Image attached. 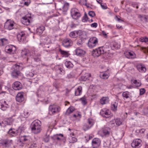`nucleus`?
Returning a JSON list of instances; mask_svg holds the SVG:
<instances>
[{
    "label": "nucleus",
    "instance_id": "obj_23",
    "mask_svg": "<svg viewBox=\"0 0 148 148\" xmlns=\"http://www.w3.org/2000/svg\"><path fill=\"white\" fill-rule=\"evenodd\" d=\"M76 54L78 56H82L84 55L85 53V52L83 49L79 48H77L75 50Z\"/></svg>",
    "mask_w": 148,
    "mask_h": 148
},
{
    "label": "nucleus",
    "instance_id": "obj_47",
    "mask_svg": "<svg viewBox=\"0 0 148 148\" xmlns=\"http://www.w3.org/2000/svg\"><path fill=\"white\" fill-rule=\"evenodd\" d=\"M43 42L45 44H48L50 41V39L47 36L45 38H43Z\"/></svg>",
    "mask_w": 148,
    "mask_h": 148
},
{
    "label": "nucleus",
    "instance_id": "obj_36",
    "mask_svg": "<svg viewBox=\"0 0 148 148\" xmlns=\"http://www.w3.org/2000/svg\"><path fill=\"white\" fill-rule=\"evenodd\" d=\"M59 51L62 55L65 57H68L69 55V53L68 51L62 50L61 49H59Z\"/></svg>",
    "mask_w": 148,
    "mask_h": 148
},
{
    "label": "nucleus",
    "instance_id": "obj_54",
    "mask_svg": "<svg viewBox=\"0 0 148 148\" xmlns=\"http://www.w3.org/2000/svg\"><path fill=\"white\" fill-rule=\"evenodd\" d=\"M98 54L97 51H96V49L93 50L92 52V55L94 57H99V56H98Z\"/></svg>",
    "mask_w": 148,
    "mask_h": 148
},
{
    "label": "nucleus",
    "instance_id": "obj_52",
    "mask_svg": "<svg viewBox=\"0 0 148 148\" xmlns=\"http://www.w3.org/2000/svg\"><path fill=\"white\" fill-rule=\"evenodd\" d=\"M34 75V73L32 72H29L27 74V76L29 79L32 77Z\"/></svg>",
    "mask_w": 148,
    "mask_h": 148
},
{
    "label": "nucleus",
    "instance_id": "obj_49",
    "mask_svg": "<svg viewBox=\"0 0 148 148\" xmlns=\"http://www.w3.org/2000/svg\"><path fill=\"white\" fill-rule=\"evenodd\" d=\"M82 20L83 22H87L89 21L88 18L86 13L85 14L84 16L83 17Z\"/></svg>",
    "mask_w": 148,
    "mask_h": 148
},
{
    "label": "nucleus",
    "instance_id": "obj_24",
    "mask_svg": "<svg viewBox=\"0 0 148 148\" xmlns=\"http://www.w3.org/2000/svg\"><path fill=\"white\" fill-rule=\"evenodd\" d=\"M25 34L24 32H21L17 34V38L19 41H23L25 38Z\"/></svg>",
    "mask_w": 148,
    "mask_h": 148
},
{
    "label": "nucleus",
    "instance_id": "obj_8",
    "mask_svg": "<svg viewBox=\"0 0 148 148\" xmlns=\"http://www.w3.org/2000/svg\"><path fill=\"white\" fill-rule=\"evenodd\" d=\"M20 66L17 64H15L13 66V68L14 70H13L12 73V76L13 78H17L20 75V72L19 70H20Z\"/></svg>",
    "mask_w": 148,
    "mask_h": 148
},
{
    "label": "nucleus",
    "instance_id": "obj_22",
    "mask_svg": "<svg viewBox=\"0 0 148 148\" xmlns=\"http://www.w3.org/2000/svg\"><path fill=\"white\" fill-rule=\"evenodd\" d=\"M96 50L98 54V56H99L101 54H103L106 51V50L105 49L104 46L99 47L97 49H96Z\"/></svg>",
    "mask_w": 148,
    "mask_h": 148
},
{
    "label": "nucleus",
    "instance_id": "obj_15",
    "mask_svg": "<svg viewBox=\"0 0 148 148\" xmlns=\"http://www.w3.org/2000/svg\"><path fill=\"white\" fill-rule=\"evenodd\" d=\"M100 143V140L97 138H94L92 141V145L93 148L99 147Z\"/></svg>",
    "mask_w": 148,
    "mask_h": 148
},
{
    "label": "nucleus",
    "instance_id": "obj_42",
    "mask_svg": "<svg viewBox=\"0 0 148 148\" xmlns=\"http://www.w3.org/2000/svg\"><path fill=\"white\" fill-rule=\"evenodd\" d=\"M25 129V127L23 126H21L20 127L18 130H17L18 133H21L24 132Z\"/></svg>",
    "mask_w": 148,
    "mask_h": 148
},
{
    "label": "nucleus",
    "instance_id": "obj_26",
    "mask_svg": "<svg viewBox=\"0 0 148 148\" xmlns=\"http://www.w3.org/2000/svg\"><path fill=\"white\" fill-rule=\"evenodd\" d=\"M69 6V3H64L62 7V8H60L59 10L62 11L63 12V13L64 14L68 10Z\"/></svg>",
    "mask_w": 148,
    "mask_h": 148
},
{
    "label": "nucleus",
    "instance_id": "obj_48",
    "mask_svg": "<svg viewBox=\"0 0 148 148\" xmlns=\"http://www.w3.org/2000/svg\"><path fill=\"white\" fill-rule=\"evenodd\" d=\"M139 17L140 18L141 20L144 22H146L147 21V18L145 15H139Z\"/></svg>",
    "mask_w": 148,
    "mask_h": 148
},
{
    "label": "nucleus",
    "instance_id": "obj_28",
    "mask_svg": "<svg viewBox=\"0 0 148 148\" xmlns=\"http://www.w3.org/2000/svg\"><path fill=\"white\" fill-rule=\"evenodd\" d=\"M109 75V72L107 71L101 73L100 74V77L102 79H106L108 78Z\"/></svg>",
    "mask_w": 148,
    "mask_h": 148
},
{
    "label": "nucleus",
    "instance_id": "obj_46",
    "mask_svg": "<svg viewBox=\"0 0 148 148\" xmlns=\"http://www.w3.org/2000/svg\"><path fill=\"white\" fill-rule=\"evenodd\" d=\"M75 32L76 33V37L82 35L83 34L82 31L80 30L75 31Z\"/></svg>",
    "mask_w": 148,
    "mask_h": 148
},
{
    "label": "nucleus",
    "instance_id": "obj_6",
    "mask_svg": "<svg viewBox=\"0 0 148 148\" xmlns=\"http://www.w3.org/2000/svg\"><path fill=\"white\" fill-rule=\"evenodd\" d=\"M15 23L10 19L7 20L4 24V28L6 29L11 30L14 29Z\"/></svg>",
    "mask_w": 148,
    "mask_h": 148
},
{
    "label": "nucleus",
    "instance_id": "obj_41",
    "mask_svg": "<svg viewBox=\"0 0 148 148\" xmlns=\"http://www.w3.org/2000/svg\"><path fill=\"white\" fill-rule=\"evenodd\" d=\"M0 40L1 42V45L2 46H4L8 43V40L5 38L1 39Z\"/></svg>",
    "mask_w": 148,
    "mask_h": 148
},
{
    "label": "nucleus",
    "instance_id": "obj_29",
    "mask_svg": "<svg viewBox=\"0 0 148 148\" xmlns=\"http://www.w3.org/2000/svg\"><path fill=\"white\" fill-rule=\"evenodd\" d=\"M45 29V27L43 26H41L39 27L36 29L37 34L39 35L41 34Z\"/></svg>",
    "mask_w": 148,
    "mask_h": 148
},
{
    "label": "nucleus",
    "instance_id": "obj_35",
    "mask_svg": "<svg viewBox=\"0 0 148 148\" xmlns=\"http://www.w3.org/2000/svg\"><path fill=\"white\" fill-rule=\"evenodd\" d=\"M131 83L134 84L135 86L137 87H139L141 85V83L140 82L136 80H134L132 79L131 80Z\"/></svg>",
    "mask_w": 148,
    "mask_h": 148
},
{
    "label": "nucleus",
    "instance_id": "obj_20",
    "mask_svg": "<svg viewBox=\"0 0 148 148\" xmlns=\"http://www.w3.org/2000/svg\"><path fill=\"white\" fill-rule=\"evenodd\" d=\"M31 55L29 53V51L27 49H24L22 50L21 52V56L24 59H26L27 60H28V56Z\"/></svg>",
    "mask_w": 148,
    "mask_h": 148
},
{
    "label": "nucleus",
    "instance_id": "obj_51",
    "mask_svg": "<svg viewBox=\"0 0 148 148\" xmlns=\"http://www.w3.org/2000/svg\"><path fill=\"white\" fill-rule=\"evenodd\" d=\"M140 49L145 53H148V47L146 48L143 47H140Z\"/></svg>",
    "mask_w": 148,
    "mask_h": 148
},
{
    "label": "nucleus",
    "instance_id": "obj_10",
    "mask_svg": "<svg viewBox=\"0 0 148 148\" xmlns=\"http://www.w3.org/2000/svg\"><path fill=\"white\" fill-rule=\"evenodd\" d=\"M142 141L139 139L134 140L131 144L132 147L134 148H139L142 145Z\"/></svg>",
    "mask_w": 148,
    "mask_h": 148
},
{
    "label": "nucleus",
    "instance_id": "obj_50",
    "mask_svg": "<svg viewBox=\"0 0 148 148\" xmlns=\"http://www.w3.org/2000/svg\"><path fill=\"white\" fill-rule=\"evenodd\" d=\"M75 31L72 32H70L69 35V36L72 38H76Z\"/></svg>",
    "mask_w": 148,
    "mask_h": 148
},
{
    "label": "nucleus",
    "instance_id": "obj_31",
    "mask_svg": "<svg viewBox=\"0 0 148 148\" xmlns=\"http://www.w3.org/2000/svg\"><path fill=\"white\" fill-rule=\"evenodd\" d=\"M109 98L107 97H103L100 100V103L102 105L106 104L109 102Z\"/></svg>",
    "mask_w": 148,
    "mask_h": 148
},
{
    "label": "nucleus",
    "instance_id": "obj_38",
    "mask_svg": "<svg viewBox=\"0 0 148 148\" xmlns=\"http://www.w3.org/2000/svg\"><path fill=\"white\" fill-rule=\"evenodd\" d=\"M90 74L89 73H86L82 77V79L83 81H85L89 79V78L90 77Z\"/></svg>",
    "mask_w": 148,
    "mask_h": 148
},
{
    "label": "nucleus",
    "instance_id": "obj_11",
    "mask_svg": "<svg viewBox=\"0 0 148 148\" xmlns=\"http://www.w3.org/2000/svg\"><path fill=\"white\" fill-rule=\"evenodd\" d=\"M110 129L108 127H104L99 132V134L102 137L108 136L110 134Z\"/></svg>",
    "mask_w": 148,
    "mask_h": 148
},
{
    "label": "nucleus",
    "instance_id": "obj_59",
    "mask_svg": "<svg viewBox=\"0 0 148 148\" xmlns=\"http://www.w3.org/2000/svg\"><path fill=\"white\" fill-rule=\"evenodd\" d=\"M98 24L97 23H94L91 24L90 26L91 27L96 28Z\"/></svg>",
    "mask_w": 148,
    "mask_h": 148
},
{
    "label": "nucleus",
    "instance_id": "obj_27",
    "mask_svg": "<svg viewBox=\"0 0 148 148\" xmlns=\"http://www.w3.org/2000/svg\"><path fill=\"white\" fill-rule=\"evenodd\" d=\"M82 93V88L81 86H79L78 88L75 90V94L76 96L80 95Z\"/></svg>",
    "mask_w": 148,
    "mask_h": 148
},
{
    "label": "nucleus",
    "instance_id": "obj_62",
    "mask_svg": "<svg viewBox=\"0 0 148 148\" xmlns=\"http://www.w3.org/2000/svg\"><path fill=\"white\" fill-rule=\"evenodd\" d=\"M102 34L105 38L107 37V35L106 33L104 31H103L102 32Z\"/></svg>",
    "mask_w": 148,
    "mask_h": 148
},
{
    "label": "nucleus",
    "instance_id": "obj_56",
    "mask_svg": "<svg viewBox=\"0 0 148 148\" xmlns=\"http://www.w3.org/2000/svg\"><path fill=\"white\" fill-rule=\"evenodd\" d=\"M88 14L91 17H94L95 15V12L93 11L89 12Z\"/></svg>",
    "mask_w": 148,
    "mask_h": 148
},
{
    "label": "nucleus",
    "instance_id": "obj_32",
    "mask_svg": "<svg viewBox=\"0 0 148 148\" xmlns=\"http://www.w3.org/2000/svg\"><path fill=\"white\" fill-rule=\"evenodd\" d=\"M137 68L138 71L141 72H145L146 70L145 67L141 64H138Z\"/></svg>",
    "mask_w": 148,
    "mask_h": 148
},
{
    "label": "nucleus",
    "instance_id": "obj_18",
    "mask_svg": "<svg viewBox=\"0 0 148 148\" xmlns=\"http://www.w3.org/2000/svg\"><path fill=\"white\" fill-rule=\"evenodd\" d=\"M24 93L22 92H18L16 96V100L19 102L23 101L24 100Z\"/></svg>",
    "mask_w": 148,
    "mask_h": 148
},
{
    "label": "nucleus",
    "instance_id": "obj_7",
    "mask_svg": "<svg viewBox=\"0 0 148 148\" xmlns=\"http://www.w3.org/2000/svg\"><path fill=\"white\" fill-rule=\"evenodd\" d=\"M12 143V141L11 140L8 139H1L0 140V145L5 147H10Z\"/></svg>",
    "mask_w": 148,
    "mask_h": 148
},
{
    "label": "nucleus",
    "instance_id": "obj_45",
    "mask_svg": "<svg viewBox=\"0 0 148 148\" xmlns=\"http://www.w3.org/2000/svg\"><path fill=\"white\" fill-rule=\"evenodd\" d=\"M116 124L117 125H120L122 123V122L121 120L119 118H117L115 120Z\"/></svg>",
    "mask_w": 148,
    "mask_h": 148
},
{
    "label": "nucleus",
    "instance_id": "obj_55",
    "mask_svg": "<svg viewBox=\"0 0 148 148\" xmlns=\"http://www.w3.org/2000/svg\"><path fill=\"white\" fill-rule=\"evenodd\" d=\"M29 115V114L28 112L27 111H25L22 114V116L24 117L27 118L28 116Z\"/></svg>",
    "mask_w": 148,
    "mask_h": 148
},
{
    "label": "nucleus",
    "instance_id": "obj_61",
    "mask_svg": "<svg viewBox=\"0 0 148 148\" xmlns=\"http://www.w3.org/2000/svg\"><path fill=\"white\" fill-rule=\"evenodd\" d=\"M58 136H60L62 137H63V135L62 134H59L57 135V136L56 137V139L57 140H61V139Z\"/></svg>",
    "mask_w": 148,
    "mask_h": 148
},
{
    "label": "nucleus",
    "instance_id": "obj_9",
    "mask_svg": "<svg viewBox=\"0 0 148 148\" xmlns=\"http://www.w3.org/2000/svg\"><path fill=\"white\" fill-rule=\"evenodd\" d=\"M16 48L15 46L12 45H8L5 47V50L6 52L10 54H14L15 53Z\"/></svg>",
    "mask_w": 148,
    "mask_h": 148
},
{
    "label": "nucleus",
    "instance_id": "obj_16",
    "mask_svg": "<svg viewBox=\"0 0 148 148\" xmlns=\"http://www.w3.org/2000/svg\"><path fill=\"white\" fill-rule=\"evenodd\" d=\"M100 113L103 117L106 118H109L111 114V112L109 110L105 109L102 110Z\"/></svg>",
    "mask_w": 148,
    "mask_h": 148
},
{
    "label": "nucleus",
    "instance_id": "obj_30",
    "mask_svg": "<svg viewBox=\"0 0 148 148\" xmlns=\"http://www.w3.org/2000/svg\"><path fill=\"white\" fill-rule=\"evenodd\" d=\"M118 102L116 101L112 103L111 106V109L114 111H116L117 110Z\"/></svg>",
    "mask_w": 148,
    "mask_h": 148
},
{
    "label": "nucleus",
    "instance_id": "obj_3",
    "mask_svg": "<svg viewBox=\"0 0 148 148\" xmlns=\"http://www.w3.org/2000/svg\"><path fill=\"white\" fill-rule=\"evenodd\" d=\"M60 107L58 106L51 105L49 107V113L51 115H53L59 112L60 110Z\"/></svg>",
    "mask_w": 148,
    "mask_h": 148
},
{
    "label": "nucleus",
    "instance_id": "obj_1",
    "mask_svg": "<svg viewBox=\"0 0 148 148\" xmlns=\"http://www.w3.org/2000/svg\"><path fill=\"white\" fill-rule=\"evenodd\" d=\"M41 122L38 120L33 121L31 125V129L32 132L35 134L40 133L41 130Z\"/></svg>",
    "mask_w": 148,
    "mask_h": 148
},
{
    "label": "nucleus",
    "instance_id": "obj_44",
    "mask_svg": "<svg viewBox=\"0 0 148 148\" xmlns=\"http://www.w3.org/2000/svg\"><path fill=\"white\" fill-rule=\"evenodd\" d=\"M140 41L142 42H148V38L147 37H141L140 38Z\"/></svg>",
    "mask_w": 148,
    "mask_h": 148
},
{
    "label": "nucleus",
    "instance_id": "obj_53",
    "mask_svg": "<svg viewBox=\"0 0 148 148\" xmlns=\"http://www.w3.org/2000/svg\"><path fill=\"white\" fill-rule=\"evenodd\" d=\"M34 60L36 62H38L40 60V55H37V56H34Z\"/></svg>",
    "mask_w": 148,
    "mask_h": 148
},
{
    "label": "nucleus",
    "instance_id": "obj_13",
    "mask_svg": "<svg viewBox=\"0 0 148 148\" xmlns=\"http://www.w3.org/2000/svg\"><path fill=\"white\" fill-rule=\"evenodd\" d=\"M31 139L30 137L29 136H24L20 137V142L23 144H27L29 145Z\"/></svg>",
    "mask_w": 148,
    "mask_h": 148
},
{
    "label": "nucleus",
    "instance_id": "obj_5",
    "mask_svg": "<svg viewBox=\"0 0 148 148\" xmlns=\"http://www.w3.org/2000/svg\"><path fill=\"white\" fill-rule=\"evenodd\" d=\"M71 16L74 19H78L81 16L79 10L77 8H73L71 10Z\"/></svg>",
    "mask_w": 148,
    "mask_h": 148
},
{
    "label": "nucleus",
    "instance_id": "obj_17",
    "mask_svg": "<svg viewBox=\"0 0 148 148\" xmlns=\"http://www.w3.org/2000/svg\"><path fill=\"white\" fill-rule=\"evenodd\" d=\"M13 88L16 90H19L22 88V86L19 82H15L12 85Z\"/></svg>",
    "mask_w": 148,
    "mask_h": 148
},
{
    "label": "nucleus",
    "instance_id": "obj_37",
    "mask_svg": "<svg viewBox=\"0 0 148 148\" xmlns=\"http://www.w3.org/2000/svg\"><path fill=\"white\" fill-rule=\"evenodd\" d=\"M75 108L73 107H71L69 108L66 110L65 114L66 115H69L72 113L74 110Z\"/></svg>",
    "mask_w": 148,
    "mask_h": 148
},
{
    "label": "nucleus",
    "instance_id": "obj_21",
    "mask_svg": "<svg viewBox=\"0 0 148 148\" xmlns=\"http://www.w3.org/2000/svg\"><path fill=\"white\" fill-rule=\"evenodd\" d=\"M72 41L69 38L64 39L62 42L63 45L65 47L70 46L72 45Z\"/></svg>",
    "mask_w": 148,
    "mask_h": 148
},
{
    "label": "nucleus",
    "instance_id": "obj_43",
    "mask_svg": "<svg viewBox=\"0 0 148 148\" xmlns=\"http://www.w3.org/2000/svg\"><path fill=\"white\" fill-rule=\"evenodd\" d=\"M91 127L88 124H85L83 126L82 129L83 130H84L85 131H86L89 129Z\"/></svg>",
    "mask_w": 148,
    "mask_h": 148
},
{
    "label": "nucleus",
    "instance_id": "obj_25",
    "mask_svg": "<svg viewBox=\"0 0 148 148\" xmlns=\"http://www.w3.org/2000/svg\"><path fill=\"white\" fill-rule=\"evenodd\" d=\"M15 116V115H14L11 117L6 119L4 121L5 123L8 125H11L15 119L14 118H13V117Z\"/></svg>",
    "mask_w": 148,
    "mask_h": 148
},
{
    "label": "nucleus",
    "instance_id": "obj_40",
    "mask_svg": "<svg viewBox=\"0 0 148 148\" xmlns=\"http://www.w3.org/2000/svg\"><path fill=\"white\" fill-rule=\"evenodd\" d=\"M95 120L89 118L88 120V124L91 127H92L95 123Z\"/></svg>",
    "mask_w": 148,
    "mask_h": 148
},
{
    "label": "nucleus",
    "instance_id": "obj_19",
    "mask_svg": "<svg viewBox=\"0 0 148 148\" xmlns=\"http://www.w3.org/2000/svg\"><path fill=\"white\" fill-rule=\"evenodd\" d=\"M125 54L126 57L129 59H134L136 57V55L132 51L126 52L125 53Z\"/></svg>",
    "mask_w": 148,
    "mask_h": 148
},
{
    "label": "nucleus",
    "instance_id": "obj_63",
    "mask_svg": "<svg viewBox=\"0 0 148 148\" xmlns=\"http://www.w3.org/2000/svg\"><path fill=\"white\" fill-rule=\"evenodd\" d=\"M81 100L83 104L85 105L86 103L87 102L86 101V99L85 98L82 99Z\"/></svg>",
    "mask_w": 148,
    "mask_h": 148
},
{
    "label": "nucleus",
    "instance_id": "obj_39",
    "mask_svg": "<svg viewBox=\"0 0 148 148\" xmlns=\"http://www.w3.org/2000/svg\"><path fill=\"white\" fill-rule=\"evenodd\" d=\"M130 95V93L127 91L124 92L122 94V96L124 99L129 98Z\"/></svg>",
    "mask_w": 148,
    "mask_h": 148
},
{
    "label": "nucleus",
    "instance_id": "obj_60",
    "mask_svg": "<svg viewBox=\"0 0 148 148\" xmlns=\"http://www.w3.org/2000/svg\"><path fill=\"white\" fill-rule=\"evenodd\" d=\"M140 95H142L145 93V89L144 88H141L140 89Z\"/></svg>",
    "mask_w": 148,
    "mask_h": 148
},
{
    "label": "nucleus",
    "instance_id": "obj_34",
    "mask_svg": "<svg viewBox=\"0 0 148 148\" xmlns=\"http://www.w3.org/2000/svg\"><path fill=\"white\" fill-rule=\"evenodd\" d=\"M64 64L66 67L68 69L72 68L73 66L72 63L69 61H66Z\"/></svg>",
    "mask_w": 148,
    "mask_h": 148
},
{
    "label": "nucleus",
    "instance_id": "obj_12",
    "mask_svg": "<svg viewBox=\"0 0 148 148\" xmlns=\"http://www.w3.org/2000/svg\"><path fill=\"white\" fill-rule=\"evenodd\" d=\"M67 140L70 143H74L77 141V139L75 136V134L73 132H71L69 134Z\"/></svg>",
    "mask_w": 148,
    "mask_h": 148
},
{
    "label": "nucleus",
    "instance_id": "obj_4",
    "mask_svg": "<svg viewBox=\"0 0 148 148\" xmlns=\"http://www.w3.org/2000/svg\"><path fill=\"white\" fill-rule=\"evenodd\" d=\"M98 42V39L95 37H93L88 40V45L90 48H93L96 46Z\"/></svg>",
    "mask_w": 148,
    "mask_h": 148
},
{
    "label": "nucleus",
    "instance_id": "obj_64",
    "mask_svg": "<svg viewBox=\"0 0 148 148\" xmlns=\"http://www.w3.org/2000/svg\"><path fill=\"white\" fill-rule=\"evenodd\" d=\"M36 146V145L34 143L32 144L30 146L29 148H34Z\"/></svg>",
    "mask_w": 148,
    "mask_h": 148
},
{
    "label": "nucleus",
    "instance_id": "obj_2",
    "mask_svg": "<svg viewBox=\"0 0 148 148\" xmlns=\"http://www.w3.org/2000/svg\"><path fill=\"white\" fill-rule=\"evenodd\" d=\"M21 22L22 24L28 26L30 25L32 22V18L30 14H28L25 16L22 17Z\"/></svg>",
    "mask_w": 148,
    "mask_h": 148
},
{
    "label": "nucleus",
    "instance_id": "obj_57",
    "mask_svg": "<svg viewBox=\"0 0 148 148\" xmlns=\"http://www.w3.org/2000/svg\"><path fill=\"white\" fill-rule=\"evenodd\" d=\"M142 113L144 115H146L148 114V108H145L143 110Z\"/></svg>",
    "mask_w": 148,
    "mask_h": 148
},
{
    "label": "nucleus",
    "instance_id": "obj_14",
    "mask_svg": "<svg viewBox=\"0 0 148 148\" xmlns=\"http://www.w3.org/2000/svg\"><path fill=\"white\" fill-rule=\"evenodd\" d=\"M9 105L4 100L0 101V108L3 110H5L8 108Z\"/></svg>",
    "mask_w": 148,
    "mask_h": 148
},
{
    "label": "nucleus",
    "instance_id": "obj_58",
    "mask_svg": "<svg viewBox=\"0 0 148 148\" xmlns=\"http://www.w3.org/2000/svg\"><path fill=\"white\" fill-rule=\"evenodd\" d=\"M86 0H80L79 3L82 5H85L86 3Z\"/></svg>",
    "mask_w": 148,
    "mask_h": 148
},
{
    "label": "nucleus",
    "instance_id": "obj_33",
    "mask_svg": "<svg viewBox=\"0 0 148 148\" xmlns=\"http://www.w3.org/2000/svg\"><path fill=\"white\" fill-rule=\"evenodd\" d=\"M8 134L12 136H16L18 133L17 130L15 129H10L8 131Z\"/></svg>",
    "mask_w": 148,
    "mask_h": 148
}]
</instances>
